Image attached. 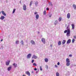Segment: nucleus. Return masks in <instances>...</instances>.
<instances>
[{
	"instance_id": "de8ad7c7",
	"label": "nucleus",
	"mask_w": 76,
	"mask_h": 76,
	"mask_svg": "<svg viewBox=\"0 0 76 76\" xmlns=\"http://www.w3.org/2000/svg\"><path fill=\"white\" fill-rule=\"evenodd\" d=\"M46 10H49V8H47L46 9Z\"/></svg>"
},
{
	"instance_id": "c9c22d12",
	"label": "nucleus",
	"mask_w": 76,
	"mask_h": 76,
	"mask_svg": "<svg viewBox=\"0 0 76 76\" xmlns=\"http://www.w3.org/2000/svg\"><path fill=\"white\" fill-rule=\"evenodd\" d=\"M44 15H46V11L45 10L44 12Z\"/></svg>"
},
{
	"instance_id": "b1692460",
	"label": "nucleus",
	"mask_w": 76,
	"mask_h": 76,
	"mask_svg": "<svg viewBox=\"0 0 76 76\" xmlns=\"http://www.w3.org/2000/svg\"><path fill=\"white\" fill-rule=\"evenodd\" d=\"M13 66H14L15 67H17V64H15V63H14Z\"/></svg>"
},
{
	"instance_id": "a18cd8bd",
	"label": "nucleus",
	"mask_w": 76,
	"mask_h": 76,
	"mask_svg": "<svg viewBox=\"0 0 76 76\" xmlns=\"http://www.w3.org/2000/svg\"><path fill=\"white\" fill-rule=\"evenodd\" d=\"M36 73H38V71H37L36 72Z\"/></svg>"
},
{
	"instance_id": "aec40b11",
	"label": "nucleus",
	"mask_w": 76,
	"mask_h": 76,
	"mask_svg": "<svg viewBox=\"0 0 76 76\" xmlns=\"http://www.w3.org/2000/svg\"><path fill=\"white\" fill-rule=\"evenodd\" d=\"M72 29H74V28H75V25L73 24H72Z\"/></svg>"
},
{
	"instance_id": "a211bd4d",
	"label": "nucleus",
	"mask_w": 76,
	"mask_h": 76,
	"mask_svg": "<svg viewBox=\"0 0 76 76\" xmlns=\"http://www.w3.org/2000/svg\"><path fill=\"white\" fill-rule=\"evenodd\" d=\"M5 17H4V16H1V18H0V19L1 20H3V19H4Z\"/></svg>"
},
{
	"instance_id": "a19ab883",
	"label": "nucleus",
	"mask_w": 76,
	"mask_h": 76,
	"mask_svg": "<svg viewBox=\"0 0 76 76\" xmlns=\"http://www.w3.org/2000/svg\"><path fill=\"white\" fill-rule=\"evenodd\" d=\"M57 64H58V65H60V62H58L57 63Z\"/></svg>"
},
{
	"instance_id": "20e7f679",
	"label": "nucleus",
	"mask_w": 76,
	"mask_h": 76,
	"mask_svg": "<svg viewBox=\"0 0 76 76\" xmlns=\"http://www.w3.org/2000/svg\"><path fill=\"white\" fill-rule=\"evenodd\" d=\"M38 57L37 56H35V55H34L32 57V58H34L35 59H37Z\"/></svg>"
},
{
	"instance_id": "79ce46f5",
	"label": "nucleus",
	"mask_w": 76,
	"mask_h": 76,
	"mask_svg": "<svg viewBox=\"0 0 76 76\" xmlns=\"http://www.w3.org/2000/svg\"><path fill=\"white\" fill-rule=\"evenodd\" d=\"M69 57H72V55H69Z\"/></svg>"
},
{
	"instance_id": "58836bf2",
	"label": "nucleus",
	"mask_w": 76,
	"mask_h": 76,
	"mask_svg": "<svg viewBox=\"0 0 76 76\" xmlns=\"http://www.w3.org/2000/svg\"><path fill=\"white\" fill-rule=\"evenodd\" d=\"M51 16H52V14H50V15H49V17L50 18H51Z\"/></svg>"
},
{
	"instance_id": "ea45409f",
	"label": "nucleus",
	"mask_w": 76,
	"mask_h": 76,
	"mask_svg": "<svg viewBox=\"0 0 76 76\" xmlns=\"http://www.w3.org/2000/svg\"><path fill=\"white\" fill-rule=\"evenodd\" d=\"M50 47H53V45H52V44H50Z\"/></svg>"
},
{
	"instance_id": "e433bc0d",
	"label": "nucleus",
	"mask_w": 76,
	"mask_h": 76,
	"mask_svg": "<svg viewBox=\"0 0 76 76\" xmlns=\"http://www.w3.org/2000/svg\"><path fill=\"white\" fill-rule=\"evenodd\" d=\"M34 59H33L32 60V61H31V63H33L34 62Z\"/></svg>"
},
{
	"instance_id": "6ab92c4d",
	"label": "nucleus",
	"mask_w": 76,
	"mask_h": 76,
	"mask_svg": "<svg viewBox=\"0 0 76 76\" xmlns=\"http://www.w3.org/2000/svg\"><path fill=\"white\" fill-rule=\"evenodd\" d=\"M35 6L37 7V6H38V2L37 1H36L35 2Z\"/></svg>"
},
{
	"instance_id": "1a4fd4ad",
	"label": "nucleus",
	"mask_w": 76,
	"mask_h": 76,
	"mask_svg": "<svg viewBox=\"0 0 76 76\" xmlns=\"http://www.w3.org/2000/svg\"><path fill=\"white\" fill-rule=\"evenodd\" d=\"M26 74L27 75H28V76H30L31 75V74H30V73L28 71H26Z\"/></svg>"
},
{
	"instance_id": "c03bdc74",
	"label": "nucleus",
	"mask_w": 76,
	"mask_h": 76,
	"mask_svg": "<svg viewBox=\"0 0 76 76\" xmlns=\"http://www.w3.org/2000/svg\"><path fill=\"white\" fill-rule=\"evenodd\" d=\"M37 12H34V14H35V15L37 14Z\"/></svg>"
},
{
	"instance_id": "6e6d98bb",
	"label": "nucleus",
	"mask_w": 76,
	"mask_h": 76,
	"mask_svg": "<svg viewBox=\"0 0 76 76\" xmlns=\"http://www.w3.org/2000/svg\"><path fill=\"white\" fill-rule=\"evenodd\" d=\"M23 76H26V75H23Z\"/></svg>"
},
{
	"instance_id": "7c9ffc66",
	"label": "nucleus",
	"mask_w": 76,
	"mask_h": 76,
	"mask_svg": "<svg viewBox=\"0 0 76 76\" xmlns=\"http://www.w3.org/2000/svg\"><path fill=\"white\" fill-rule=\"evenodd\" d=\"M33 66H37V64H36L35 63H33Z\"/></svg>"
},
{
	"instance_id": "dca6fc26",
	"label": "nucleus",
	"mask_w": 76,
	"mask_h": 76,
	"mask_svg": "<svg viewBox=\"0 0 76 76\" xmlns=\"http://www.w3.org/2000/svg\"><path fill=\"white\" fill-rule=\"evenodd\" d=\"M12 67L11 66L10 67H9L8 68L7 70H8V71H10V70H11V69H12Z\"/></svg>"
},
{
	"instance_id": "393cba45",
	"label": "nucleus",
	"mask_w": 76,
	"mask_h": 76,
	"mask_svg": "<svg viewBox=\"0 0 76 76\" xmlns=\"http://www.w3.org/2000/svg\"><path fill=\"white\" fill-rule=\"evenodd\" d=\"M16 44H18L19 43V41L17 40L15 42Z\"/></svg>"
},
{
	"instance_id": "72a5a7b5",
	"label": "nucleus",
	"mask_w": 76,
	"mask_h": 76,
	"mask_svg": "<svg viewBox=\"0 0 76 76\" xmlns=\"http://www.w3.org/2000/svg\"><path fill=\"white\" fill-rule=\"evenodd\" d=\"M46 68L47 69H48V65H46Z\"/></svg>"
},
{
	"instance_id": "2eb2a0df",
	"label": "nucleus",
	"mask_w": 76,
	"mask_h": 76,
	"mask_svg": "<svg viewBox=\"0 0 76 76\" xmlns=\"http://www.w3.org/2000/svg\"><path fill=\"white\" fill-rule=\"evenodd\" d=\"M36 19H38V18H39V15L38 14H37L36 15Z\"/></svg>"
},
{
	"instance_id": "0eeeda50",
	"label": "nucleus",
	"mask_w": 76,
	"mask_h": 76,
	"mask_svg": "<svg viewBox=\"0 0 76 76\" xmlns=\"http://www.w3.org/2000/svg\"><path fill=\"white\" fill-rule=\"evenodd\" d=\"M31 43L33 45H35V42L33 40H31Z\"/></svg>"
},
{
	"instance_id": "473e14b6",
	"label": "nucleus",
	"mask_w": 76,
	"mask_h": 76,
	"mask_svg": "<svg viewBox=\"0 0 76 76\" xmlns=\"http://www.w3.org/2000/svg\"><path fill=\"white\" fill-rule=\"evenodd\" d=\"M49 4H50V6H53V4H52V3L50 2L49 3Z\"/></svg>"
},
{
	"instance_id": "7ed1b4c3",
	"label": "nucleus",
	"mask_w": 76,
	"mask_h": 76,
	"mask_svg": "<svg viewBox=\"0 0 76 76\" xmlns=\"http://www.w3.org/2000/svg\"><path fill=\"white\" fill-rule=\"evenodd\" d=\"M10 61L8 60L7 61L6 63V66H9L10 64Z\"/></svg>"
},
{
	"instance_id": "8fccbe9b",
	"label": "nucleus",
	"mask_w": 76,
	"mask_h": 76,
	"mask_svg": "<svg viewBox=\"0 0 76 76\" xmlns=\"http://www.w3.org/2000/svg\"><path fill=\"white\" fill-rule=\"evenodd\" d=\"M32 73H34V71H32Z\"/></svg>"
},
{
	"instance_id": "6e6552de",
	"label": "nucleus",
	"mask_w": 76,
	"mask_h": 76,
	"mask_svg": "<svg viewBox=\"0 0 76 76\" xmlns=\"http://www.w3.org/2000/svg\"><path fill=\"white\" fill-rule=\"evenodd\" d=\"M1 13H2V15L4 16H6V13H5V12H4V11H1Z\"/></svg>"
},
{
	"instance_id": "cd10ccee",
	"label": "nucleus",
	"mask_w": 76,
	"mask_h": 76,
	"mask_svg": "<svg viewBox=\"0 0 76 76\" xmlns=\"http://www.w3.org/2000/svg\"><path fill=\"white\" fill-rule=\"evenodd\" d=\"M32 1H31L30 2V6H32Z\"/></svg>"
},
{
	"instance_id": "49530a36",
	"label": "nucleus",
	"mask_w": 76,
	"mask_h": 76,
	"mask_svg": "<svg viewBox=\"0 0 76 76\" xmlns=\"http://www.w3.org/2000/svg\"><path fill=\"white\" fill-rule=\"evenodd\" d=\"M55 67H57V65H55Z\"/></svg>"
},
{
	"instance_id": "39448f33",
	"label": "nucleus",
	"mask_w": 76,
	"mask_h": 76,
	"mask_svg": "<svg viewBox=\"0 0 76 76\" xmlns=\"http://www.w3.org/2000/svg\"><path fill=\"white\" fill-rule=\"evenodd\" d=\"M42 41L44 44H45V39L42 38Z\"/></svg>"
},
{
	"instance_id": "603ef678",
	"label": "nucleus",
	"mask_w": 76,
	"mask_h": 76,
	"mask_svg": "<svg viewBox=\"0 0 76 76\" xmlns=\"http://www.w3.org/2000/svg\"><path fill=\"white\" fill-rule=\"evenodd\" d=\"M3 39H2L1 40V41H3Z\"/></svg>"
},
{
	"instance_id": "9b49d317",
	"label": "nucleus",
	"mask_w": 76,
	"mask_h": 76,
	"mask_svg": "<svg viewBox=\"0 0 76 76\" xmlns=\"http://www.w3.org/2000/svg\"><path fill=\"white\" fill-rule=\"evenodd\" d=\"M71 42V39H69L66 42V43L67 44H70Z\"/></svg>"
},
{
	"instance_id": "4468645a",
	"label": "nucleus",
	"mask_w": 76,
	"mask_h": 76,
	"mask_svg": "<svg viewBox=\"0 0 76 76\" xmlns=\"http://www.w3.org/2000/svg\"><path fill=\"white\" fill-rule=\"evenodd\" d=\"M72 6L74 7V9L76 10V5L75 4H73L72 5Z\"/></svg>"
},
{
	"instance_id": "9d476101",
	"label": "nucleus",
	"mask_w": 76,
	"mask_h": 76,
	"mask_svg": "<svg viewBox=\"0 0 76 76\" xmlns=\"http://www.w3.org/2000/svg\"><path fill=\"white\" fill-rule=\"evenodd\" d=\"M70 14L68 13L67 14V18L68 19H70Z\"/></svg>"
},
{
	"instance_id": "f8f14e48",
	"label": "nucleus",
	"mask_w": 76,
	"mask_h": 76,
	"mask_svg": "<svg viewBox=\"0 0 76 76\" xmlns=\"http://www.w3.org/2000/svg\"><path fill=\"white\" fill-rule=\"evenodd\" d=\"M66 42V40H63L62 42V45H64V44H65Z\"/></svg>"
},
{
	"instance_id": "4d7b16f0",
	"label": "nucleus",
	"mask_w": 76,
	"mask_h": 76,
	"mask_svg": "<svg viewBox=\"0 0 76 76\" xmlns=\"http://www.w3.org/2000/svg\"><path fill=\"white\" fill-rule=\"evenodd\" d=\"M0 14H1V12H0Z\"/></svg>"
},
{
	"instance_id": "bb28decb",
	"label": "nucleus",
	"mask_w": 76,
	"mask_h": 76,
	"mask_svg": "<svg viewBox=\"0 0 76 76\" xmlns=\"http://www.w3.org/2000/svg\"><path fill=\"white\" fill-rule=\"evenodd\" d=\"M56 76H60V74H59L58 72H56Z\"/></svg>"
},
{
	"instance_id": "423d86ee",
	"label": "nucleus",
	"mask_w": 76,
	"mask_h": 76,
	"mask_svg": "<svg viewBox=\"0 0 76 76\" xmlns=\"http://www.w3.org/2000/svg\"><path fill=\"white\" fill-rule=\"evenodd\" d=\"M31 57V53L29 54L27 56V58H30Z\"/></svg>"
},
{
	"instance_id": "4c0bfd02",
	"label": "nucleus",
	"mask_w": 76,
	"mask_h": 76,
	"mask_svg": "<svg viewBox=\"0 0 76 76\" xmlns=\"http://www.w3.org/2000/svg\"><path fill=\"white\" fill-rule=\"evenodd\" d=\"M34 70H35V71L37 70V69L36 68H35L34 69Z\"/></svg>"
},
{
	"instance_id": "864d4df0",
	"label": "nucleus",
	"mask_w": 76,
	"mask_h": 76,
	"mask_svg": "<svg viewBox=\"0 0 76 76\" xmlns=\"http://www.w3.org/2000/svg\"><path fill=\"white\" fill-rule=\"evenodd\" d=\"M65 26H66H66H67V24H66Z\"/></svg>"
},
{
	"instance_id": "a878e982",
	"label": "nucleus",
	"mask_w": 76,
	"mask_h": 76,
	"mask_svg": "<svg viewBox=\"0 0 76 76\" xmlns=\"http://www.w3.org/2000/svg\"><path fill=\"white\" fill-rule=\"evenodd\" d=\"M61 19H62V18H59L58 19L59 22H61Z\"/></svg>"
},
{
	"instance_id": "f3484780",
	"label": "nucleus",
	"mask_w": 76,
	"mask_h": 76,
	"mask_svg": "<svg viewBox=\"0 0 76 76\" xmlns=\"http://www.w3.org/2000/svg\"><path fill=\"white\" fill-rule=\"evenodd\" d=\"M66 65L67 66H70V62H66Z\"/></svg>"
},
{
	"instance_id": "c85d7f7f",
	"label": "nucleus",
	"mask_w": 76,
	"mask_h": 76,
	"mask_svg": "<svg viewBox=\"0 0 76 76\" xmlns=\"http://www.w3.org/2000/svg\"><path fill=\"white\" fill-rule=\"evenodd\" d=\"M57 22H58V21L56 20L55 22V25H57Z\"/></svg>"
},
{
	"instance_id": "f257e3e1",
	"label": "nucleus",
	"mask_w": 76,
	"mask_h": 76,
	"mask_svg": "<svg viewBox=\"0 0 76 76\" xmlns=\"http://www.w3.org/2000/svg\"><path fill=\"white\" fill-rule=\"evenodd\" d=\"M66 30L64 31V33H67L66 36L67 37H69L70 36V25H69L66 28Z\"/></svg>"
},
{
	"instance_id": "412c9836",
	"label": "nucleus",
	"mask_w": 76,
	"mask_h": 76,
	"mask_svg": "<svg viewBox=\"0 0 76 76\" xmlns=\"http://www.w3.org/2000/svg\"><path fill=\"white\" fill-rule=\"evenodd\" d=\"M61 44V41H59L58 42V45H60Z\"/></svg>"
},
{
	"instance_id": "f704fd0d",
	"label": "nucleus",
	"mask_w": 76,
	"mask_h": 76,
	"mask_svg": "<svg viewBox=\"0 0 76 76\" xmlns=\"http://www.w3.org/2000/svg\"><path fill=\"white\" fill-rule=\"evenodd\" d=\"M40 69L41 71H42V67H41V66H40Z\"/></svg>"
},
{
	"instance_id": "3c124183",
	"label": "nucleus",
	"mask_w": 76,
	"mask_h": 76,
	"mask_svg": "<svg viewBox=\"0 0 76 76\" xmlns=\"http://www.w3.org/2000/svg\"><path fill=\"white\" fill-rule=\"evenodd\" d=\"M20 4H22V3L21 2V1H20Z\"/></svg>"
},
{
	"instance_id": "09e8293b",
	"label": "nucleus",
	"mask_w": 76,
	"mask_h": 76,
	"mask_svg": "<svg viewBox=\"0 0 76 76\" xmlns=\"http://www.w3.org/2000/svg\"><path fill=\"white\" fill-rule=\"evenodd\" d=\"M65 45H64L63 46V47H65Z\"/></svg>"
},
{
	"instance_id": "37998d69",
	"label": "nucleus",
	"mask_w": 76,
	"mask_h": 76,
	"mask_svg": "<svg viewBox=\"0 0 76 76\" xmlns=\"http://www.w3.org/2000/svg\"><path fill=\"white\" fill-rule=\"evenodd\" d=\"M74 38H75V39H76V36H75L74 37Z\"/></svg>"
},
{
	"instance_id": "f03ea898",
	"label": "nucleus",
	"mask_w": 76,
	"mask_h": 76,
	"mask_svg": "<svg viewBox=\"0 0 76 76\" xmlns=\"http://www.w3.org/2000/svg\"><path fill=\"white\" fill-rule=\"evenodd\" d=\"M23 9L24 10H26V5L25 4L23 5Z\"/></svg>"
},
{
	"instance_id": "ddd939ff",
	"label": "nucleus",
	"mask_w": 76,
	"mask_h": 76,
	"mask_svg": "<svg viewBox=\"0 0 76 76\" xmlns=\"http://www.w3.org/2000/svg\"><path fill=\"white\" fill-rule=\"evenodd\" d=\"M66 63H70V59H69L67 58H66Z\"/></svg>"
},
{
	"instance_id": "2f4dec72",
	"label": "nucleus",
	"mask_w": 76,
	"mask_h": 76,
	"mask_svg": "<svg viewBox=\"0 0 76 76\" xmlns=\"http://www.w3.org/2000/svg\"><path fill=\"white\" fill-rule=\"evenodd\" d=\"M75 39H72V43H74V42H75Z\"/></svg>"
},
{
	"instance_id": "5fc2aeb1",
	"label": "nucleus",
	"mask_w": 76,
	"mask_h": 76,
	"mask_svg": "<svg viewBox=\"0 0 76 76\" xmlns=\"http://www.w3.org/2000/svg\"><path fill=\"white\" fill-rule=\"evenodd\" d=\"M38 34H39V31H38Z\"/></svg>"
},
{
	"instance_id": "4be33fe9",
	"label": "nucleus",
	"mask_w": 76,
	"mask_h": 76,
	"mask_svg": "<svg viewBox=\"0 0 76 76\" xmlns=\"http://www.w3.org/2000/svg\"><path fill=\"white\" fill-rule=\"evenodd\" d=\"M21 44L22 45H24V43H23V40H22L21 42H20Z\"/></svg>"
},
{
	"instance_id": "c756f323",
	"label": "nucleus",
	"mask_w": 76,
	"mask_h": 76,
	"mask_svg": "<svg viewBox=\"0 0 76 76\" xmlns=\"http://www.w3.org/2000/svg\"><path fill=\"white\" fill-rule=\"evenodd\" d=\"M16 11V9H14L13 11L12 12V13H15V11Z\"/></svg>"
},
{
	"instance_id": "5701e85b",
	"label": "nucleus",
	"mask_w": 76,
	"mask_h": 76,
	"mask_svg": "<svg viewBox=\"0 0 76 76\" xmlns=\"http://www.w3.org/2000/svg\"><path fill=\"white\" fill-rule=\"evenodd\" d=\"M45 62H48V59L47 58H45Z\"/></svg>"
}]
</instances>
